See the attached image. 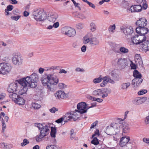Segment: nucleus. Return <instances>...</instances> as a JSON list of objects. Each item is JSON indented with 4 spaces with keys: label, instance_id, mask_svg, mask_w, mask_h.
Returning <instances> with one entry per match:
<instances>
[{
    "label": "nucleus",
    "instance_id": "obj_1",
    "mask_svg": "<svg viewBox=\"0 0 149 149\" xmlns=\"http://www.w3.org/2000/svg\"><path fill=\"white\" fill-rule=\"evenodd\" d=\"M56 74L53 70L50 73L46 74L41 79V81L44 86H47L48 90L53 91V85H56L58 82L59 79L56 75Z\"/></svg>",
    "mask_w": 149,
    "mask_h": 149
},
{
    "label": "nucleus",
    "instance_id": "obj_2",
    "mask_svg": "<svg viewBox=\"0 0 149 149\" xmlns=\"http://www.w3.org/2000/svg\"><path fill=\"white\" fill-rule=\"evenodd\" d=\"M38 81V76L35 73H33L30 76L20 79L18 83L21 85L29 86L31 88H35L37 85Z\"/></svg>",
    "mask_w": 149,
    "mask_h": 149
},
{
    "label": "nucleus",
    "instance_id": "obj_3",
    "mask_svg": "<svg viewBox=\"0 0 149 149\" xmlns=\"http://www.w3.org/2000/svg\"><path fill=\"white\" fill-rule=\"evenodd\" d=\"M65 117L68 118L69 119H73L74 121L78 118L79 119H85L87 117L84 116L83 114L77 109L75 110L74 111L67 113L65 115Z\"/></svg>",
    "mask_w": 149,
    "mask_h": 149
},
{
    "label": "nucleus",
    "instance_id": "obj_4",
    "mask_svg": "<svg viewBox=\"0 0 149 149\" xmlns=\"http://www.w3.org/2000/svg\"><path fill=\"white\" fill-rule=\"evenodd\" d=\"M120 125L118 123H112L107 127L105 132L110 135H115L120 132Z\"/></svg>",
    "mask_w": 149,
    "mask_h": 149
},
{
    "label": "nucleus",
    "instance_id": "obj_5",
    "mask_svg": "<svg viewBox=\"0 0 149 149\" xmlns=\"http://www.w3.org/2000/svg\"><path fill=\"white\" fill-rule=\"evenodd\" d=\"M111 92V90L110 88H104L98 89L94 91L93 94L94 96H102L101 97L104 98L108 96L109 94Z\"/></svg>",
    "mask_w": 149,
    "mask_h": 149
},
{
    "label": "nucleus",
    "instance_id": "obj_6",
    "mask_svg": "<svg viewBox=\"0 0 149 149\" xmlns=\"http://www.w3.org/2000/svg\"><path fill=\"white\" fill-rule=\"evenodd\" d=\"M34 18L37 21L42 22L47 18V14L40 10L35 11L33 13Z\"/></svg>",
    "mask_w": 149,
    "mask_h": 149
},
{
    "label": "nucleus",
    "instance_id": "obj_7",
    "mask_svg": "<svg viewBox=\"0 0 149 149\" xmlns=\"http://www.w3.org/2000/svg\"><path fill=\"white\" fill-rule=\"evenodd\" d=\"M112 64L115 65H117L120 68H124L127 65V60L123 58H116L112 62Z\"/></svg>",
    "mask_w": 149,
    "mask_h": 149
},
{
    "label": "nucleus",
    "instance_id": "obj_8",
    "mask_svg": "<svg viewBox=\"0 0 149 149\" xmlns=\"http://www.w3.org/2000/svg\"><path fill=\"white\" fill-rule=\"evenodd\" d=\"M49 126L45 125L40 130V134L35 137L37 142L40 141L42 138L48 135L49 133Z\"/></svg>",
    "mask_w": 149,
    "mask_h": 149
},
{
    "label": "nucleus",
    "instance_id": "obj_9",
    "mask_svg": "<svg viewBox=\"0 0 149 149\" xmlns=\"http://www.w3.org/2000/svg\"><path fill=\"white\" fill-rule=\"evenodd\" d=\"M61 31L62 33L68 37H73L76 34L75 30L69 27L65 26L62 28Z\"/></svg>",
    "mask_w": 149,
    "mask_h": 149
},
{
    "label": "nucleus",
    "instance_id": "obj_10",
    "mask_svg": "<svg viewBox=\"0 0 149 149\" xmlns=\"http://www.w3.org/2000/svg\"><path fill=\"white\" fill-rule=\"evenodd\" d=\"M96 105H92L89 107H86V103L82 102L78 103L77 106V108L78 110L83 114L86 113L87 110L90 108L94 107Z\"/></svg>",
    "mask_w": 149,
    "mask_h": 149
},
{
    "label": "nucleus",
    "instance_id": "obj_11",
    "mask_svg": "<svg viewBox=\"0 0 149 149\" xmlns=\"http://www.w3.org/2000/svg\"><path fill=\"white\" fill-rule=\"evenodd\" d=\"M11 67L9 64L3 63L0 64V74H4L10 71Z\"/></svg>",
    "mask_w": 149,
    "mask_h": 149
},
{
    "label": "nucleus",
    "instance_id": "obj_12",
    "mask_svg": "<svg viewBox=\"0 0 149 149\" xmlns=\"http://www.w3.org/2000/svg\"><path fill=\"white\" fill-rule=\"evenodd\" d=\"M12 59L13 63L15 65H19L22 64V61L21 56L17 54H13Z\"/></svg>",
    "mask_w": 149,
    "mask_h": 149
},
{
    "label": "nucleus",
    "instance_id": "obj_13",
    "mask_svg": "<svg viewBox=\"0 0 149 149\" xmlns=\"http://www.w3.org/2000/svg\"><path fill=\"white\" fill-rule=\"evenodd\" d=\"M118 124L120 125V131L121 130V128L122 129L123 133H126L129 132L130 130V128L129 127V125L123 121V120L120 121L118 123Z\"/></svg>",
    "mask_w": 149,
    "mask_h": 149
},
{
    "label": "nucleus",
    "instance_id": "obj_14",
    "mask_svg": "<svg viewBox=\"0 0 149 149\" xmlns=\"http://www.w3.org/2000/svg\"><path fill=\"white\" fill-rule=\"evenodd\" d=\"M103 81L100 84V86L101 87H104L108 82L112 84H114L115 82L109 76H105L102 78Z\"/></svg>",
    "mask_w": 149,
    "mask_h": 149
},
{
    "label": "nucleus",
    "instance_id": "obj_15",
    "mask_svg": "<svg viewBox=\"0 0 149 149\" xmlns=\"http://www.w3.org/2000/svg\"><path fill=\"white\" fill-rule=\"evenodd\" d=\"M121 30L126 35H130L133 32V30L131 26L129 27L125 26H122L120 28Z\"/></svg>",
    "mask_w": 149,
    "mask_h": 149
},
{
    "label": "nucleus",
    "instance_id": "obj_16",
    "mask_svg": "<svg viewBox=\"0 0 149 149\" xmlns=\"http://www.w3.org/2000/svg\"><path fill=\"white\" fill-rule=\"evenodd\" d=\"M55 96L57 99L61 100L67 97V94L63 91L59 90L57 91L54 94Z\"/></svg>",
    "mask_w": 149,
    "mask_h": 149
},
{
    "label": "nucleus",
    "instance_id": "obj_17",
    "mask_svg": "<svg viewBox=\"0 0 149 149\" xmlns=\"http://www.w3.org/2000/svg\"><path fill=\"white\" fill-rule=\"evenodd\" d=\"M136 32L141 35H144L147 33L149 31L148 28L146 26L137 27L136 29Z\"/></svg>",
    "mask_w": 149,
    "mask_h": 149
},
{
    "label": "nucleus",
    "instance_id": "obj_18",
    "mask_svg": "<svg viewBox=\"0 0 149 149\" xmlns=\"http://www.w3.org/2000/svg\"><path fill=\"white\" fill-rule=\"evenodd\" d=\"M18 85L16 83H13L10 84L7 88L8 91L10 93H13L15 92L17 88Z\"/></svg>",
    "mask_w": 149,
    "mask_h": 149
},
{
    "label": "nucleus",
    "instance_id": "obj_19",
    "mask_svg": "<svg viewBox=\"0 0 149 149\" xmlns=\"http://www.w3.org/2000/svg\"><path fill=\"white\" fill-rule=\"evenodd\" d=\"M118 70L116 69L113 70L110 73V75L112 77L114 81H118L120 79V78L118 73Z\"/></svg>",
    "mask_w": 149,
    "mask_h": 149
},
{
    "label": "nucleus",
    "instance_id": "obj_20",
    "mask_svg": "<svg viewBox=\"0 0 149 149\" xmlns=\"http://www.w3.org/2000/svg\"><path fill=\"white\" fill-rule=\"evenodd\" d=\"M147 20L144 18H142L138 20L136 23L138 27L146 26L147 24Z\"/></svg>",
    "mask_w": 149,
    "mask_h": 149
},
{
    "label": "nucleus",
    "instance_id": "obj_21",
    "mask_svg": "<svg viewBox=\"0 0 149 149\" xmlns=\"http://www.w3.org/2000/svg\"><path fill=\"white\" fill-rule=\"evenodd\" d=\"M147 100V97H144L142 98L138 97L136 98L133 101V104L138 105L143 103Z\"/></svg>",
    "mask_w": 149,
    "mask_h": 149
},
{
    "label": "nucleus",
    "instance_id": "obj_22",
    "mask_svg": "<svg viewBox=\"0 0 149 149\" xmlns=\"http://www.w3.org/2000/svg\"><path fill=\"white\" fill-rule=\"evenodd\" d=\"M58 17V14L55 13H51L48 17L47 19L49 22L54 23Z\"/></svg>",
    "mask_w": 149,
    "mask_h": 149
},
{
    "label": "nucleus",
    "instance_id": "obj_23",
    "mask_svg": "<svg viewBox=\"0 0 149 149\" xmlns=\"http://www.w3.org/2000/svg\"><path fill=\"white\" fill-rule=\"evenodd\" d=\"M134 60L137 65H139L140 66H142L143 61L140 54H136L135 55Z\"/></svg>",
    "mask_w": 149,
    "mask_h": 149
},
{
    "label": "nucleus",
    "instance_id": "obj_24",
    "mask_svg": "<svg viewBox=\"0 0 149 149\" xmlns=\"http://www.w3.org/2000/svg\"><path fill=\"white\" fill-rule=\"evenodd\" d=\"M142 10V7L141 5H135L131 6L130 10L132 13L140 12Z\"/></svg>",
    "mask_w": 149,
    "mask_h": 149
},
{
    "label": "nucleus",
    "instance_id": "obj_25",
    "mask_svg": "<svg viewBox=\"0 0 149 149\" xmlns=\"http://www.w3.org/2000/svg\"><path fill=\"white\" fill-rule=\"evenodd\" d=\"M130 140V138L128 136L122 137L120 142V145L122 147L125 146Z\"/></svg>",
    "mask_w": 149,
    "mask_h": 149
},
{
    "label": "nucleus",
    "instance_id": "obj_26",
    "mask_svg": "<svg viewBox=\"0 0 149 149\" xmlns=\"http://www.w3.org/2000/svg\"><path fill=\"white\" fill-rule=\"evenodd\" d=\"M93 34L91 33H88L83 38V43L86 44L90 42L91 44Z\"/></svg>",
    "mask_w": 149,
    "mask_h": 149
},
{
    "label": "nucleus",
    "instance_id": "obj_27",
    "mask_svg": "<svg viewBox=\"0 0 149 149\" xmlns=\"http://www.w3.org/2000/svg\"><path fill=\"white\" fill-rule=\"evenodd\" d=\"M23 87H21L20 89L19 90L18 93L19 95H23L26 93V91L27 90V87L29 86H24L23 85H22Z\"/></svg>",
    "mask_w": 149,
    "mask_h": 149
},
{
    "label": "nucleus",
    "instance_id": "obj_28",
    "mask_svg": "<svg viewBox=\"0 0 149 149\" xmlns=\"http://www.w3.org/2000/svg\"><path fill=\"white\" fill-rule=\"evenodd\" d=\"M142 81L143 79L141 78H135L132 80V84L139 85Z\"/></svg>",
    "mask_w": 149,
    "mask_h": 149
},
{
    "label": "nucleus",
    "instance_id": "obj_29",
    "mask_svg": "<svg viewBox=\"0 0 149 149\" xmlns=\"http://www.w3.org/2000/svg\"><path fill=\"white\" fill-rule=\"evenodd\" d=\"M131 40L133 43L137 45L140 44L138 35H135L131 38Z\"/></svg>",
    "mask_w": 149,
    "mask_h": 149
},
{
    "label": "nucleus",
    "instance_id": "obj_30",
    "mask_svg": "<svg viewBox=\"0 0 149 149\" xmlns=\"http://www.w3.org/2000/svg\"><path fill=\"white\" fill-rule=\"evenodd\" d=\"M130 85L131 84L130 82L123 83L121 85V89L123 90H127Z\"/></svg>",
    "mask_w": 149,
    "mask_h": 149
},
{
    "label": "nucleus",
    "instance_id": "obj_31",
    "mask_svg": "<svg viewBox=\"0 0 149 149\" xmlns=\"http://www.w3.org/2000/svg\"><path fill=\"white\" fill-rule=\"evenodd\" d=\"M9 97L14 102L16 101V98L19 97V95L15 93H13L9 95Z\"/></svg>",
    "mask_w": 149,
    "mask_h": 149
},
{
    "label": "nucleus",
    "instance_id": "obj_32",
    "mask_svg": "<svg viewBox=\"0 0 149 149\" xmlns=\"http://www.w3.org/2000/svg\"><path fill=\"white\" fill-rule=\"evenodd\" d=\"M14 102L19 105H23L24 104L25 100L22 97H20L18 98V100H16V101Z\"/></svg>",
    "mask_w": 149,
    "mask_h": 149
},
{
    "label": "nucleus",
    "instance_id": "obj_33",
    "mask_svg": "<svg viewBox=\"0 0 149 149\" xmlns=\"http://www.w3.org/2000/svg\"><path fill=\"white\" fill-rule=\"evenodd\" d=\"M138 36L140 43L146 41V38L144 35L139 34Z\"/></svg>",
    "mask_w": 149,
    "mask_h": 149
},
{
    "label": "nucleus",
    "instance_id": "obj_34",
    "mask_svg": "<svg viewBox=\"0 0 149 149\" xmlns=\"http://www.w3.org/2000/svg\"><path fill=\"white\" fill-rule=\"evenodd\" d=\"M99 43V42L98 40L96 38H93L92 36L91 44L93 45H97Z\"/></svg>",
    "mask_w": 149,
    "mask_h": 149
},
{
    "label": "nucleus",
    "instance_id": "obj_35",
    "mask_svg": "<svg viewBox=\"0 0 149 149\" xmlns=\"http://www.w3.org/2000/svg\"><path fill=\"white\" fill-rule=\"evenodd\" d=\"M133 75L135 78H141V74L137 70H135L133 73Z\"/></svg>",
    "mask_w": 149,
    "mask_h": 149
},
{
    "label": "nucleus",
    "instance_id": "obj_36",
    "mask_svg": "<svg viewBox=\"0 0 149 149\" xmlns=\"http://www.w3.org/2000/svg\"><path fill=\"white\" fill-rule=\"evenodd\" d=\"M115 28L116 25L115 24L110 25L108 28V31L109 33L111 34L113 33Z\"/></svg>",
    "mask_w": 149,
    "mask_h": 149
},
{
    "label": "nucleus",
    "instance_id": "obj_37",
    "mask_svg": "<svg viewBox=\"0 0 149 149\" xmlns=\"http://www.w3.org/2000/svg\"><path fill=\"white\" fill-rule=\"evenodd\" d=\"M56 129L53 127H51L50 135L52 137L54 138L56 137Z\"/></svg>",
    "mask_w": 149,
    "mask_h": 149
},
{
    "label": "nucleus",
    "instance_id": "obj_38",
    "mask_svg": "<svg viewBox=\"0 0 149 149\" xmlns=\"http://www.w3.org/2000/svg\"><path fill=\"white\" fill-rule=\"evenodd\" d=\"M147 42H143V43L141 45V47L142 48V50L144 52H146L148 50Z\"/></svg>",
    "mask_w": 149,
    "mask_h": 149
},
{
    "label": "nucleus",
    "instance_id": "obj_39",
    "mask_svg": "<svg viewBox=\"0 0 149 149\" xmlns=\"http://www.w3.org/2000/svg\"><path fill=\"white\" fill-rule=\"evenodd\" d=\"M93 139L91 141V143L95 145H98L99 143V139L97 137L93 138Z\"/></svg>",
    "mask_w": 149,
    "mask_h": 149
},
{
    "label": "nucleus",
    "instance_id": "obj_40",
    "mask_svg": "<svg viewBox=\"0 0 149 149\" xmlns=\"http://www.w3.org/2000/svg\"><path fill=\"white\" fill-rule=\"evenodd\" d=\"M100 136V134L99 130L98 129H97L96 131L95 132L94 134L92 135V137L94 138L95 137H97V138H98L99 139Z\"/></svg>",
    "mask_w": 149,
    "mask_h": 149
},
{
    "label": "nucleus",
    "instance_id": "obj_41",
    "mask_svg": "<svg viewBox=\"0 0 149 149\" xmlns=\"http://www.w3.org/2000/svg\"><path fill=\"white\" fill-rule=\"evenodd\" d=\"M119 50L120 52L124 54L127 53L129 52V50L123 47H120Z\"/></svg>",
    "mask_w": 149,
    "mask_h": 149
},
{
    "label": "nucleus",
    "instance_id": "obj_42",
    "mask_svg": "<svg viewBox=\"0 0 149 149\" xmlns=\"http://www.w3.org/2000/svg\"><path fill=\"white\" fill-rule=\"evenodd\" d=\"M101 76H100V77L95 78L93 79V83L95 84H97L100 83L102 81V78L101 77Z\"/></svg>",
    "mask_w": 149,
    "mask_h": 149
},
{
    "label": "nucleus",
    "instance_id": "obj_43",
    "mask_svg": "<svg viewBox=\"0 0 149 149\" xmlns=\"http://www.w3.org/2000/svg\"><path fill=\"white\" fill-rule=\"evenodd\" d=\"M50 147L52 149H60L59 147L56 145L47 146L46 147V149H49Z\"/></svg>",
    "mask_w": 149,
    "mask_h": 149
},
{
    "label": "nucleus",
    "instance_id": "obj_44",
    "mask_svg": "<svg viewBox=\"0 0 149 149\" xmlns=\"http://www.w3.org/2000/svg\"><path fill=\"white\" fill-rule=\"evenodd\" d=\"M91 30L93 32L95 31L96 29V26L95 24L93 22L91 23L90 24Z\"/></svg>",
    "mask_w": 149,
    "mask_h": 149
},
{
    "label": "nucleus",
    "instance_id": "obj_45",
    "mask_svg": "<svg viewBox=\"0 0 149 149\" xmlns=\"http://www.w3.org/2000/svg\"><path fill=\"white\" fill-rule=\"evenodd\" d=\"M1 120L2 121V133L3 134H4V130L6 129V126L4 121H3V118H2Z\"/></svg>",
    "mask_w": 149,
    "mask_h": 149
},
{
    "label": "nucleus",
    "instance_id": "obj_46",
    "mask_svg": "<svg viewBox=\"0 0 149 149\" xmlns=\"http://www.w3.org/2000/svg\"><path fill=\"white\" fill-rule=\"evenodd\" d=\"M34 125L35 127H38L40 130L44 127V126H43L42 124L38 123H35L34 124Z\"/></svg>",
    "mask_w": 149,
    "mask_h": 149
},
{
    "label": "nucleus",
    "instance_id": "obj_47",
    "mask_svg": "<svg viewBox=\"0 0 149 149\" xmlns=\"http://www.w3.org/2000/svg\"><path fill=\"white\" fill-rule=\"evenodd\" d=\"M29 143V141L26 139H24L23 140V142L21 143V145L22 146H24Z\"/></svg>",
    "mask_w": 149,
    "mask_h": 149
},
{
    "label": "nucleus",
    "instance_id": "obj_48",
    "mask_svg": "<svg viewBox=\"0 0 149 149\" xmlns=\"http://www.w3.org/2000/svg\"><path fill=\"white\" fill-rule=\"evenodd\" d=\"M13 8V6L11 5H9L7 6V8L5 9V11H10Z\"/></svg>",
    "mask_w": 149,
    "mask_h": 149
},
{
    "label": "nucleus",
    "instance_id": "obj_49",
    "mask_svg": "<svg viewBox=\"0 0 149 149\" xmlns=\"http://www.w3.org/2000/svg\"><path fill=\"white\" fill-rule=\"evenodd\" d=\"M92 99L93 101H97L99 102H101L103 101V100L101 98H97L96 97H92Z\"/></svg>",
    "mask_w": 149,
    "mask_h": 149
},
{
    "label": "nucleus",
    "instance_id": "obj_50",
    "mask_svg": "<svg viewBox=\"0 0 149 149\" xmlns=\"http://www.w3.org/2000/svg\"><path fill=\"white\" fill-rule=\"evenodd\" d=\"M147 91L146 90H142L138 92V94L139 95H142L147 93Z\"/></svg>",
    "mask_w": 149,
    "mask_h": 149
},
{
    "label": "nucleus",
    "instance_id": "obj_51",
    "mask_svg": "<svg viewBox=\"0 0 149 149\" xmlns=\"http://www.w3.org/2000/svg\"><path fill=\"white\" fill-rule=\"evenodd\" d=\"M75 13L78 14L79 15V18L83 19H85L86 18V17L83 14H79L77 12H76Z\"/></svg>",
    "mask_w": 149,
    "mask_h": 149
},
{
    "label": "nucleus",
    "instance_id": "obj_52",
    "mask_svg": "<svg viewBox=\"0 0 149 149\" xmlns=\"http://www.w3.org/2000/svg\"><path fill=\"white\" fill-rule=\"evenodd\" d=\"M58 87L60 89H63L65 88L66 87V85L63 83H59L58 85Z\"/></svg>",
    "mask_w": 149,
    "mask_h": 149
},
{
    "label": "nucleus",
    "instance_id": "obj_53",
    "mask_svg": "<svg viewBox=\"0 0 149 149\" xmlns=\"http://www.w3.org/2000/svg\"><path fill=\"white\" fill-rule=\"evenodd\" d=\"M58 109L55 107H53L49 109V111L52 113H55L56 111H57Z\"/></svg>",
    "mask_w": 149,
    "mask_h": 149
},
{
    "label": "nucleus",
    "instance_id": "obj_54",
    "mask_svg": "<svg viewBox=\"0 0 149 149\" xmlns=\"http://www.w3.org/2000/svg\"><path fill=\"white\" fill-rule=\"evenodd\" d=\"M21 17L20 16L18 15L16 16H12L11 17V18L13 20L15 21H17Z\"/></svg>",
    "mask_w": 149,
    "mask_h": 149
},
{
    "label": "nucleus",
    "instance_id": "obj_55",
    "mask_svg": "<svg viewBox=\"0 0 149 149\" xmlns=\"http://www.w3.org/2000/svg\"><path fill=\"white\" fill-rule=\"evenodd\" d=\"M33 106L35 109H38L40 107V105L38 104L34 103L33 104Z\"/></svg>",
    "mask_w": 149,
    "mask_h": 149
},
{
    "label": "nucleus",
    "instance_id": "obj_56",
    "mask_svg": "<svg viewBox=\"0 0 149 149\" xmlns=\"http://www.w3.org/2000/svg\"><path fill=\"white\" fill-rule=\"evenodd\" d=\"M6 94L5 93H2L0 94V100H3L6 97Z\"/></svg>",
    "mask_w": 149,
    "mask_h": 149
},
{
    "label": "nucleus",
    "instance_id": "obj_57",
    "mask_svg": "<svg viewBox=\"0 0 149 149\" xmlns=\"http://www.w3.org/2000/svg\"><path fill=\"white\" fill-rule=\"evenodd\" d=\"M97 123L98 121H96L94 123H93L91 125L90 127V129H91L92 128H94V127L96 126Z\"/></svg>",
    "mask_w": 149,
    "mask_h": 149
},
{
    "label": "nucleus",
    "instance_id": "obj_58",
    "mask_svg": "<svg viewBox=\"0 0 149 149\" xmlns=\"http://www.w3.org/2000/svg\"><path fill=\"white\" fill-rule=\"evenodd\" d=\"M13 147V145L11 144H6L5 149H9Z\"/></svg>",
    "mask_w": 149,
    "mask_h": 149
},
{
    "label": "nucleus",
    "instance_id": "obj_59",
    "mask_svg": "<svg viewBox=\"0 0 149 149\" xmlns=\"http://www.w3.org/2000/svg\"><path fill=\"white\" fill-rule=\"evenodd\" d=\"M72 46L74 48H77L78 47V44L77 42H74L72 44Z\"/></svg>",
    "mask_w": 149,
    "mask_h": 149
},
{
    "label": "nucleus",
    "instance_id": "obj_60",
    "mask_svg": "<svg viewBox=\"0 0 149 149\" xmlns=\"http://www.w3.org/2000/svg\"><path fill=\"white\" fill-rule=\"evenodd\" d=\"M75 71L76 72H84V70L83 69H81L79 68H78L76 69Z\"/></svg>",
    "mask_w": 149,
    "mask_h": 149
},
{
    "label": "nucleus",
    "instance_id": "obj_61",
    "mask_svg": "<svg viewBox=\"0 0 149 149\" xmlns=\"http://www.w3.org/2000/svg\"><path fill=\"white\" fill-rule=\"evenodd\" d=\"M63 120V117H61L58 120H56V122L58 123H61L62 122V121Z\"/></svg>",
    "mask_w": 149,
    "mask_h": 149
},
{
    "label": "nucleus",
    "instance_id": "obj_62",
    "mask_svg": "<svg viewBox=\"0 0 149 149\" xmlns=\"http://www.w3.org/2000/svg\"><path fill=\"white\" fill-rule=\"evenodd\" d=\"M83 26V24H79L77 26V28L79 29H82Z\"/></svg>",
    "mask_w": 149,
    "mask_h": 149
},
{
    "label": "nucleus",
    "instance_id": "obj_63",
    "mask_svg": "<svg viewBox=\"0 0 149 149\" xmlns=\"http://www.w3.org/2000/svg\"><path fill=\"white\" fill-rule=\"evenodd\" d=\"M145 1L144 0V1L143 2V8L144 10L146 9L148 7L147 4L145 3Z\"/></svg>",
    "mask_w": 149,
    "mask_h": 149
},
{
    "label": "nucleus",
    "instance_id": "obj_64",
    "mask_svg": "<svg viewBox=\"0 0 149 149\" xmlns=\"http://www.w3.org/2000/svg\"><path fill=\"white\" fill-rule=\"evenodd\" d=\"M143 141L149 145V138H144L143 139Z\"/></svg>",
    "mask_w": 149,
    "mask_h": 149
}]
</instances>
